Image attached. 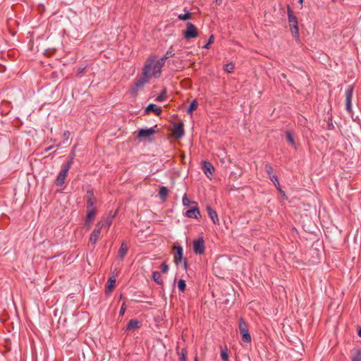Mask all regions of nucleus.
Wrapping results in <instances>:
<instances>
[{
	"label": "nucleus",
	"mask_w": 361,
	"mask_h": 361,
	"mask_svg": "<svg viewBox=\"0 0 361 361\" xmlns=\"http://www.w3.org/2000/svg\"><path fill=\"white\" fill-rule=\"evenodd\" d=\"M192 18V13L189 11H187L184 14H180L178 16V18L180 20H187L188 19H190Z\"/></svg>",
	"instance_id": "nucleus-26"
},
{
	"label": "nucleus",
	"mask_w": 361,
	"mask_h": 361,
	"mask_svg": "<svg viewBox=\"0 0 361 361\" xmlns=\"http://www.w3.org/2000/svg\"><path fill=\"white\" fill-rule=\"evenodd\" d=\"M303 1H304V0H299V2H300V4L301 5H302Z\"/></svg>",
	"instance_id": "nucleus-50"
},
{
	"label": "nucleus",
	"mask_w": 361,
	"mask_h": 361,
	"mask_svg": "<svg viewBox=\"0 0 361 361\" xmlns=\"http://www.w3.org/2000/svg\"><path fill=\"white\" fill-rule=\"evenodd\" d=\"M74 157H75V153L73 152L71 154V157H70V160L68 161V163L66 164H70V167L72 166L73 163V159H74Z\"/></svg>",
	"instance_id": "nucleus-41"
},
{
	"label": "nucleus",
	"mask_w": 361,
	"mask_h": 361,
	"mask_svg": "<svg viewBox=\"0 0 361 361\" xmlns=\"http://www.w3.org/2000/svg\"><path fill=\"white\" fill-rule=\"evenodd\" d=\"M173 249L175 250V253H174V256H173V259H174V262L176 264H178L182 259H183V248L180 247V246H174L173 247Z\"/></svg>",
	"instance_id": "nucleus-12"
},
{
	"label": "nucleus",
	"mask_w": 361,
	"mask_h": 361,
	"mask_svg": "<svg viewBox=\"0 0 361 361\" xmlns=\"http://www.w3.org/2000/svg\"><path fill=\"white\" fill-rule=\"evenodd\" d=\"M214 36L211 35L209 39V41H208L207 44L204 46V48L209 49L210 44H212L214 42Z\"/></svg>",
	"instance_id": "nucleus-40"
},
{
	"label": "nucleus",
	"mask_w": 361,
	"mask_h": 361,
	"mask_svg": "<svg viewBox=\"0 0 361 361\" xmlns=\"http://www.w3.org/2000/svg\"><path fill=\"white\" fill-rule=\"evenodd\" d=\"M235 68V65L233 63L231 62L225 65L224 66V71L227 73H233Z\"/></svg>",
	"instance_id": "nucleus-27"
},
{
	"label": "nucleus",
	"mask_w": 361,
	"mask_h": 361,
	"mask_svg": "<svg viewBox=\"0 0 361 361\" xmlns=\"http://www.w3.org/2000/svg\"><path fill=\"white\" fill-rule=\"evenodd\" d=\"M202 169L204 173L208 178H210V176L213 175V173L215 171V169L213 166V165L210 162L207 161H204L202 162Z\"/></svg>",
	"instance_id": "nucleus-9"
},
{
	"label": "nucleus",
	"mask_w": 361,
	"mask_h": 361,
	"mask_svg": "<svg viewBox=\"0 0 361 361\" xmlns=\"http://www.w3.org/2000/svg\"><path fill=\"white\" fill-rule=\"evenodd\" d=\"M178 289L181 291V292H184L185 290V288H186V283H185V280L183 279H180L178 281Z\"/></svg>",
	"instance_id": "nucleus-29"
},
{
	"label": "nucleus",
	"mask_w": 361,
	"mask_h": 361,
	"mask_svg": "<svg viewBox=\"0 0 361 361\" xmlns=\"http://www.w3.org/2000/svg\"><path fill=\"white\" fill-rule=\"evenodd\" d=\"M125 311H126V307H125V304L123 303L121 310H120V312H119V314L121 316L123 315L124 313H125Z\"/></svg>",
	"instance_id": "nucleus-42"
},
{
	"label": "nucleus",
	"mask_w": 361,
	"mask_h": 361,
	"mask_svg": "<svg viewBox=\"0 0 361 361\" xmlns=\"http://www.w3.org/2000/svg\"><path fill=\"white\" fill-rule=\"evenodd\" d=\"M166 93V90L164 88L162 90V92H161V94L157 97L156 100L158 102H163L165 99Z\"/></svg>",
	"instance_id": "nucleus-30"
},
{
	"label": "nucleus",
	"mask_w": 361,
	"mask_h": 361,
	"mask_svg": "<svg viewBox=\"0 0 361 361\" xmlns=\"http://www.w3.org/2000/svg\"><path fill=\"white\" fill-rule=\"evenodd\" d=\"M69 169H70V164H66L65 166H63L61 171L59 173V175L55 180V183H56V186H62L63 185Z\"/></svg>",
	"instance_id": "nucleus-4"
},
{
	"label": "nucleus",
	"mask_w": 361,
	"mask_h": 361,
	"mask_svg": "<svg viewBox=\"0 0 361 361\" xmlns=\"http://www.w3.org/2000/svg\"><path fill=\"white\" fill-rule=\"evenodd\" d=\"M173 135L179 139L184 135L183 124L182 123H176L173 129Z\"/></svg>",
	"instance_id": "nucleus-11"
},
{
	"label": "nucleus",
	"mask_w": 361,
	"mask_h": 361,
	"mask_svg": "<svg viewBox=\"0 0 361 361\" xmlns=\"http://www.w3.org/2000/svg\"><path fill=\"white\" fill-rule=\"evenodd\" d=\"M286 138H287L288 142L292 146L295 147V140H294V138H293L292 134L290 133V132H289V131L286 132Z\"/></svg>",
	"instance_id": "nucleus-28"
},
{
	"label": "nucleus",
	"mask_w": 361,
	"mask_h": 361,
	"mask_svg": "<svg viewBox=\"0 0 361 361\" xmlns=\"http://www.w3.org/2000/svg\"><path fill=\"white\" fill-rule=\"evenodd\" d=\"M193 250L197 255H202L205 250L204 242L202 238L193 241Z\"/></svg>",
	"instance_id": "nucleus-8"
},
{
	"label": "nucleus",
	"mask_w": 361,
	"mask_h": 361,
	"mask_svg": "<svg viewBox=\"0 0 361 361\" xmlns=\"http://www.w3.org/2000/svg\"><path fill=\"white\" fill-rule=\"evenodd\" d=\"M69 135H70V133H69V131H68V130H67V131H65V132L63 133V137H64V138H65L66 140H68V139Z\"/></svg>",
	"instance_id": "nucleus-43"
},
{
	"label": "nucleus",
	"mask_w": 361,
	"mask_h": 361,
	"mask_svg": "<svg viewBox=\"0 0 361 361\" xmlns=\"http://www.w3.org/2000/svg\"><path fill=\"white\" fill-rule=\"evenodd\" d=\"M195 361H198V358H197V357H195Z\"/></svg>",
	"instance_id": "nucleus-51"
},
{
	"label": "nucleus",
	"mask_w": 361,
	"mask_h": 361,
	"mask_svg": "<svg viewBox=\"0 0 361 361\" xmlns=\"http://www.w3.org/2000/svg\"><path fill=\"white\" fill-rule=\"evenodd\" d=\"M85 68L86 67H79L78 69V73L80 74V73H83L84 71L85 70Z\"/></svg>",
	"instance_id": "nucleus-44"
},
{
	"label": "nucleus",
	"mask_w": 361,
	"mask_h": 361,
	"mask_svg": "<svg viewBox=\"0 0 361 361\" xmlns=\"http://www.w3.org/2000/svg\"><path fill=\"white\" fill-rule=\"evenodd\" d=\"M166 59L164 57H162L159 60H157L155 61V63L158 65V66L161 69L162 67L164 66L165 62H166Z\"/></svg>",
	"instance_id": "nucleus-31"
},
{
	"label": "nucleus",
	"mask_w": 361,
	"mask_h": 361,
	"mask_svg": "<svg viewBox=\"0 0 361 361\" xmlns=\"http://www.w3.org/2000/svg\"><path fill=\"white\" fill-rule=\"evenodd\" d=\"M168 194H169V190L167 189V188L164 187V186H161L159 189V197L162 200H165V198L166 197Z\"/></svg>",
	"instance_id": "nucleus-23"
},
{
	"label": "nucleus",
	"mask_w": 361,
	"mask_h": 361,
	"mask_svg": "<svg viewBox=\"0 0 361 361\" xmlns=\"http://www.w3.org/2000/svg\"><path fill=\"white\" fill-rule=\"evenodd\" d=\"M53 148V146H50L47 148L45 149V152H49V150H51V149Z\"/></svg>",
	"instance_id": "nucleus-46"
},
{
	"label": "nucleus",
	"mask_w": 361,
	"mask_h": 361,
	"mask_svg": "<svg viewBox=\"0 0 361 361\" xmlns=\"http://www.w3.org/2000/svg\"><path fill=\"white\" fill-rule=\"evenodd\" d=\"M104 226V224L102 221L97 222L96 228L92 232L90 236V242L92 244H96L99 240L102 228Z\"/></svg>",
	"instance_id": "nucleus-5"
},
{
	"label": "nucleus",
	"mask_w": 361,
	"mask_h": 361,
	"mask_svg": "<svg viewBox=\"0 0 361 361\" xmlns=\"http://www.w3.org/2000/svg\"><path fill=\"white\" fill-rule=\"evenodd\" d=\"M96 214V209H87L86 224L94 220Z\"/></svg>",
	"instance_id": "nucleus-18"
},
{
	"label": "nucleus",
	"mask_w": 361,
	"mask_h": 361,
	"mask_svg": "<svg viewBox=\"0 0 361 361\" xmlns=\"http://www.w3.org/2000/svg\"><path fill=\"white\" fill-rule=\"evenodd\" d=\"M287 13H288V24L290 29V31L293 35V37L296 40H299V28H298V18L294 14L293 11L290 8V6H287Z\"/></svg>",
	"instance_id": "nucleus-2"
},
{
	"label": "nucleus",
	"mask_w": 361,
	"mask_h": 361,
	"mask_svg": "<svg viewBox=\"0 0 361 361\" xmlns=\"http://www.w3.org/2000/svg\"><path fill=\"white\" fill-rule=\"evenodd\" d=\"M357 334L361 338V328L358 329Z\"/></svg>",
	"instance_id": "nucleus-48"
},
{
	"label": "nucleus",
	"mask_w": 361,
	"mask_h": 361,
	"mask_svg": "<svg viewBox=\"0 0 361 361\" xmlns=\"http://www.w3.org/2000/svg\"><path fill=\"white\" fill-rule=\"evenodd\" d=\"M239 331L242 336V341L244 343H250L252 339L249 333L248 326L243 318H240L239 319Z\"/></svg>",
	"instance_id": "nucleus-3"
},
{
	"label": "nucleus",
	"mask_w": 361,
	"mask_h": 361,
	"mask_svg": "<svg viewBox=\"0 0 361 361\" xmlns=\"http://www.w3.org/2000/svg\"><path fill=\"white\" fill-rule=\"evenodd\" d=\"M199 214L200 212L197 207H194L186 212V216L190 218H197V215Z\"/></svg>",
	"instance_id": "nucleus-20"
},
{
	"label": "nucleus",
	"mask_w": 361,
	"mask_h": 361,
	"mask_svg": "<svg viewBox=\"0 0 361 361\" xmlns=\"http://www.w3.org/2000/svg\"><path fill=\"white\" fill-rule=\"evenodd\" d=\"M156 59H157L156 55H152L147 59L142 73L146 78H159L160 76L161 70L155 63Z\"/></svg>",
	"instance_id": "nucleus-1"
},
{
	"label": "nucleus",
	"mask_w": 361,
	"mask_h": 361,
	"mask_svg": "<svg viewBox=\"0 0 361 361\" xmlns=\"http://www.w3.org/2000/svg\"><path fill=\"white\" fill-rule=\"evenodd\" d=\"M353 90L354 87L353 85H349L345 90V109L348 113L352 112L351 99Z\"/></svg>",
	"instance_id": "nucleus-7"
},
{
	"label": "nucleus",
	"mask_w": 361,
	"mask_h": 361,
	"mask_svg": "<svg viewBox=\"0 0 361 361\" xmlns=\"http://www.w3.org/2000/svg\"><path fill=\"white\" fill-rule=\"evenodd\" d=\"M221 357L223 361H228V355L226 351L223 350L221 353Z\"/></svg>",
	"instance_id": "nucleus-39"
},
{
	"label": "nucleus",
	"mask_w": 361,
	"mask_h": 361,
	"mask_svg": "<svg viewBox=\"0 0 361 361\" xmlns=\"http://www.w3.org/2000/svg\"><path fill=\"white\" fill-rule=\"evenodd\" d=\"M155 133L153 128L141 129L138 131L137 136L139 137H148Z\"/></svg>",
	"instance_id": "nucleus-15"
},
{
	"label": "nucleus",
	"mask_w": 361,
	"mask_h": 361,
	"mask_svg": "<svg viewBox=\"0 0 361 361\" xmlns=\"http://www.w3.org/2000/svg\"><path fill=\"white\" fill-rule=\"evenodd\" d=\"M174 56V53L173 52L172 47H170V49L166 51L164 57L167 60L168 59Z\"/></svg>",
	"instance_id": "nucleus-33"
},
{
	"label": "nucleus",
	"mask_w": 361,
	"mask_h": 361,
	"mask_svg": "<svg viewBox=\"0 0 361 361\" xmlns=\"http://www.w3.org/2000/svg\"><path fill=\"white\" fill-rule=\"evenodd\" d=\"M265 169H266V171L267 172V173L269 174V176H272V172H273V169H272V166L271 164H267L265 165Z\"/></svg>",
	"instance_id": "nucleus-35"
},
{
	"label": "nucleus",
	"mask_w": 361,
	"mask_h": 361,
	"mask_svg": "<svg viewBox=\"0 0 361 361\" xmlns=\"http://www.w3.org/2000/svg\"><path fill=\"white\" fill-rule=\"evenodd\" d=\"M138 327H139L138 322L135 319H131L129 321V322L128 324L127 329L131 330V329H137Z\"/></svg>",
	"instance_id": "nucleus-24"
},
{
	"label": "nucleus",
	"mask_w": 361,
	"mask_h": 361,
	"mask_svg": "<svg viewBox=\"0 0 361 361\" xmlns=\"http://www.w3.org/2000/svg\"><path fill=\"white\" fill-rule=\"evenodd\" d=\"M95 202L96 199L94 196L93 190H88L87 191V209H96L94 207Z\"/></svg>",
	"instance_id": "nucleus-10"
},
{
	"label": "nucleus",
	"mask_w": 361,
	"mask_h": 361,
	"mask_svg": "<svg viewBox=\"0 0 361 361\" xmlns=\"http://www.w3.org/2000/svg\"><path fill=\"white\" fill-rule=\"evenodd\" d=\"M128 250V247L126 243L123 242L121 245V247L118 252V257L120 258L121 259H123L124 257L126 255Z\"/></svg>",
	"instance_id": "nucleus-16"
},
{
	"label": "nucleus",
	"mask_w": 361,
	"mask_h": 361,
	"mask_svg": "<svg viewBox=\"0 0 361 361\" xmlns=\"http://www.w3.org/2000/svg\"><path fill=\"white\" fill-rule=\"evenodd\" d=\"M154 281L161 285L163 283V279L161 277V274L159 271H154L152 274Z\"/></svg>",
	"instance_id": "nucleus-22"
},
{
	"label": "nucleus",
	"mask_w": 361,
	"mask_h": 361,
	"mask_svg": "<svg viewBox=\"0 0 361 361\" xmlns=\"http://www.w3.org/2000/svg\"><path fill=\"white\" fill-rule=\"evenodd\" d=\"M183 267H184V269H187V262L185 260H184L183 262Z\"/></svg>",
	"instance_id": "nucleus-47"
},
{
	"label": "nucleus",
	"mask_w": 361,
	"mask_h": 361,
	"mask_svg": "<svg viewBox=\"0 0 361 361\" xmlns=\"http://www.w3.org/2000/svg\"><path fill=\"white\" fill-rule=\"evenodd\" d=\"M183 35L184 37L188 39L197 37L198 32L196 27L192 23H188L186 30L184 31Z\"/></svg>",
	"instance_id": "nucleus-6"
},
{
	"label": "nucleus",
	"mask_w": 361,
	"mask_h": 361,
	"mask_svg": "<svg viewBox=\"0 0 361 361\" xmlns=\"http://www.w3.org/2000/svg\"><path fill=\"white\" fill-rule=\"evenodd\" d=\"M351 361H361V350L360 349H355L353 351V356L351 357Z\"/></svg>",
	"instance_id": "nucleus-21"
},
{
	"label": "nucleus",
	"mask_w": 361,
	"mask_h": 361,
	"mask_svg": "<svg viewBox=\"0 0 361 361\" xmlns=\"http://www.w3.org/2000/svg\"><path fill=\"white\" fill-rule=\"evenodd\" d=\"M138 90L139 88L137 87L135 85H134L133 87H131V89L130 90V93L131 95L133 96H136L137 94V92H138Z\"/></svg>",
	"instance_id": "nucleus-36"
},
{
	"label": "nucleus",
	"mask_w": 361,
	"mask_h": 361,
	"mask_svg": "<svg viewBox=\"0 0 361 361\" xmlns=\"http://www.w3.org/2000/svg\"><path fill=\"white\" fill-rule=\"evenodd\" d=\"M270 179L276 187H279V181L276 175L270 176Z\"/></svg>",
	"instance_id": "nucleus-34"
},
{
	"label": "nucleus",
	"mask_w": 361,
	"mask_h": 361,
	"mask_svg": "<svg viewBox=\"0 0 361 361\" xmlns=\"http://www.w3.org/2000/svg\"><path fill=\"white\" fill-rule=\"evenodd\" d=\"M116 281V276H111L109 279L106 289V292L107 293H110L112 292L114 288L115 287Z\"/></svg>",
	"instance_id": "nucleus-17"
},
{
	"label": "nucleus",
	"mask_w": 361,
	"mask_h": 361,
	"mask_svg": "<svg viewBox=\"0 0 361 361\" xmlns=\"http://www.w3.org/2000/svg\"><path fill=\"white\" fill-rule=\"evenodd\" d=\"M207 211L208 212L209 217L212 219L213 223L214 224H219V220L216 211L214 210L210 206L207 207Z\"/></svg>",
	"instance_id": "nucleus-13"
},
{
	"label": "nucleus",
	"mask_w": 361,
	"mask_h": 361,
	"mask_svg": "<svg viewBox=\"0 0 361 361\" xmlns=\"http://www.w3.org/2000/svg\"><path fill=\"white\" fill-rule=\"evenodd\" d=\"M104 225L106 224V228L107 229L110 227L111 224V220L109 219V220H106V221L105 223H104Z\"/></svg>",
	"instance_id": "nucleus-45"
},
{
	"label": "nucleus",
	"mask_w": 361,
	"mask_h": 361,
	"mask_svg": "<svg viewBox=\"0 0 361 361\" xmlns=\"http://www.w3.org/2000/svg\"><path fill=\"white\" fill-rule=\"evenodd\" d=\"M281 76L283 78H286V75L285 73H282L281 74Z\"/></svg>",
	"instance_id": "nucleus-49"
},
{
	"label": "nucleus",
	"mask_w": 361,
	"mask_h": 361,
	"mask_svg": "<svg viewBox=\"0 0 361 361\" xmlns=\"http://www.w3.org/2000/svg\"><path fill=\"white\" fill-rule=\"evenodd\" d=\"M197 102L196 100H193L187 110L188 114H192L193 111L197 109Z\"/></svg>",
	"instance_id": "nucleus-25"
},
{
	"label": "nucleus",
	"mask_w": 361,
	"mask_h": 361,
	"mask_svg": "<svg viewBox=\"0 0 361 361\" xmlns=\"http://www.w3.org/2000/svg\"><path fill=\"white\" fill-rule=\"evenodd\" d=\"M145 111L146 114H149V112L153 111L157 116H159L161 114L162 111L161 109L158 107L156 104H150L147 106Z\"/></svg>",
	"instance_id": "nucleus-14"
},
{
	"label": "nucleus",
	"mask_w": 361,
	"mask_h": 361,
	"mask_svg": "<svg viewBox=\"0 0 361 361\" xmlns=\"http://www.w3.org/2000/svg\"><path fill=\"white\" fill-rule=\"evenodd\" d=\"M190 203H191L190 200L188 198L186 194H185L183 197V204L185 206H189L190 204Z\"/></svg>",
	"instance_id": "nucleus-38"
},
{
	"label": "nucleus",
	"mask_w": 361,
	"mask_h": 361,
	"mask_svg": "<svg viewBox=\"0 0 361 361\" xmlns=\"http://www.w3.org/2000/svg\"><path fill=\"white\" fill-rule=\"evenodd\" d=\"M187 350L185 348H183L181 350L180 361H186Z\"/></svg>",
	"instance_id": "nucleus-32"
},
{
	"label": "nucleus",
	"mask_w": 361,
	"mask_h": 361,
	"mask_svg": "<svg viewBox=\"0 0 361 361\" xmlns=\"http://www.w3.org/2000/svg\"><path fill=\"white\" fill-rule=\"evenodd\" d=\"M160 269L163 273H166L169 271V266L165 262L162 263L160 266Z\"/></svg>",
	"instance_id": "nucleus-37"
},
{
	"label": "nucleus",
	"mask_w": 361,
	"mask_h": 361,
	"mask_svg": "<svg viewBox=\"0 0 361 361\" xmlns=\"http://www.w3.org/2000/svg\"><path fill=\"white\" fill-rule=\"evenodd\" d=\"M149 79V78H146L145 75H143V77L137 80L134 85H135L139 89L142 88L144 85L148 82Z\"/></svg>",
	"instance_id": "nucleus-19"
}]
</instances>
